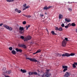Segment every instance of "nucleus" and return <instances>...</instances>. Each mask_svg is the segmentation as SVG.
Returning a JSON list of instances; mask_svg holds the SVG:
<instances>
[{"instance_id": "obj_1", "label": "nucleus", "mask_w": 77, "mask_h": 77, "mask_svg": "<svg viewBox=\"0 0 77 77\" xmlns=\"http://www.w3.org/2000/svg\"><path fill=\"white\" fill-rule=\"evenodd\" d=\"M32 39V37L29 35L26 37H25L24 41H29V40H30Z\"/></svg>"}, {"instance_id": "obj_2", "label": "nucleus", "mask_w": 77, "mask_h": 77, "mask_svg": "<svg viewBox=\"0 0 77 77\" xmlns=\"http://www.w3.org/2000/svg\"><path fill=\"white\" fill-rule=\"evenodd\" d=\"M19 33L21 34H23L24 33V28L20 26L19 28Z\"/></svg>"}, {"instance_id": "obj_3", "label": "nucleus", "mask_w": 77, "mask_h": 77, "mask_svg": "<svg viewBox=\"0 0 77 77\" xmlns=\"http://www.w3.org/2000/svg\"><path fill=\"white\" fill-rule=\"evenodd\" d=\"M4 27H5L6 28V29H8L9 30H10L11 31L12 30V29L11 27H9V26L6 25H4Z\"/></svg>"}, {"instance_id": "obj_4", "label": "nucleus", "mask_w": 77, "mask_h": 77, "mask_svg": "<svg viewBox=\"0 0 77 77\" xmlns=\"http://www.w3.org/2000/svg\"><path fill=\"white\" fill-rule=\"evenodd\" d=\"M71 75V73L69 72H66L64 75V77H69V75Z\"/></svg>"}, {"instance_id": "obj_5", "label": "nucleus", "mask_w": 77, "mask_h": 77, "mask_svg": "<svg viewBox=\"0 0 77 77\" xmlns=\"http://www.w3.org/2000/svg\"><path fill=\"white\" fill-rule=\"evenodd\" d=\"M18 47H23V48H26V47H27V46L24 45H23V44H21V45L19 44L18 45Z\"/></svg>"}, {"instance_id": "obj_6", "label": "nucleus", "mask_w": 77, "mask_h": 77, "mask_svg": "<svg viewBox=\"0 0 77 77\" xmlns=\"http://www.w3.org/2000/svg\"><path fill=\"white\" fill-rule=\"evenodd\" d=\"M66 41L64 40L62 42V45L63 47H65L66 46Z\"/></svg>"}, {"instance_id": "obj_7", "label": "nucleus", "mask_w": 77, "mask_h": 77, "mask_svg": "<svg viewBox=\"0 0 77 77\" xmlns=\"http://www.w3.org/2000/svg\"><path fill=\"white\" fill-rule=\"evenodd\" d=\"M50 8H52V7L49 6L47 7V6H46L44 7L43 9L47 11V10H48L49 9H50Z\"/></svg>"}, {"instance_id": "obj_8", "label": "nucleus", "mask_w": 77, "mask_h": 77, "mask_svg": "<svg viewBox=\"0 0 77 77\" xmlns=\"http://www.w3.org/2000/svg\"><path fill=\"white\" fill-rule=\"evenodd\" d=\"M62 56H66V57H69L70 56V55L68 53L64 54L62 55Z\"/></svg>"}, {"instance_id": "obj_9", "label": "nucleus", "mask_w": 77, "mask_h": 77, "mask_svg": "<svg viewBox=\"0 0 77 77\" xmlns=\"http://www.w3.org/2000/svg\"><path fill=\"white\" fill-rule=\"evenodd\" d=\"M11 73V70L6 71V72H5V74H10Z\"/></svg>"}, {"instance_id": "obj_10", "label": "nucleus", "mask_w": 77, "mask_h": 77, "mask_svg": "<svg viewBox=\"0 0 77 77\" xmlns=\"http://www.w3.org/2000/svg\"><path fill=\"white\" fill-rule=\"evenodd\" d=\"M31 61H32V62H38V60H36L35 58H32Z\"/></svg>"}, {"instance_id": "obj_11", "label": "nucleus", "mask_w": 77, "mask_h": 77, "mask_svg": "<svg viewBox=\"0 0 77 77\" xmlns=\"http://www.w3.org/2000/svg\"><path fill=\"white\" fill-rule=\"evenodd\" d=\"M15 50H16V51H17V52H22V50H21V49H19L18 48H16L15 49Z\"/></svg>"}, {"instance_id": "obj_12", "label": "nucleus", "mask_w": 77, "mask_h": 77, "mask_svg": "<svg viewBox=\"0 0 77 77\" xmlns=\"http://www.w3.org/2000/svg\"><path fill=\"white\" fill-rule=\"evenodd\" d=\"M65 21L66 22H67V23H69V22H70L71 21V19H67V18H65Z\"/></svg>"}, {"instance_id": "obj_13", "label": "nucleus", "mask_w": 77, "mask_h": 77, "mask_svg": "<svg viewBox=\"0 0 77 77\" xmlns=\"http://www.w3.org/2000/svg\"><path fill=\"white\" fill-rule=\"evenodd\" d=\"M20 71L21 72H22L23 73H26L27 72V71H26V70L25 69L23 70L22 69H20Z\"/></svg>"}, {"instance_id": "obj_14", "label": "nucleus", "mask_w": 77, "mask_h": 77, "mask_svg": "<svg viewBox=\"0 0 77 77\" xmlns=\"http://www.w3.org/2000/svg\"><path fill=\"white\" fill-rule=\"evenodd\" d=\"M51 75V74H49L48 73H46L45 75V77H50V76Z\"/></svg>"}, {"instance_id": "obj_15", "label": "nucleus", "mask_w": 77, "mask_h": 77, "mask_svg": "<svg viewBox=\"0 0 77 77\" xmlns=\"http://www.w3.org/2000/svg\"><path fill=\"white\" fill-rule=\"evenodd\" d=\"M15 11L18 13H21V10H19L17 8L15 9Z\"/></svg>"}, {"instance_id": "obj_16", "label": "nucleus", "mask_w": 77, "mask_h": 77, "mask_svg": "<svg viewBox=\"0 0 77 77\" xmlns=\"http://www.w3.org/2000/svg\"><path fill=\"white\" fill-rule=\"evenodd\" d=\"M63 17V15L61 14H60L59 15V18L60 19H62Z\"/></svg>"}, {"instance_id": "obj_17", "label": "nucleus", "mask_w": 77, "mask_h": 77, "mask_svg": "<svg viewBox=\"0 0 77 77\" xmlns=\"http://www.w3.org/2000/svg\"><path fill=\"white\" fill-rule=\"evenodd\" d=\"M11 53L13 54H16V51L14 50H13L11 51Z\"/></svg>"}, {"instance_id": "obj_18", "label": "nucleus", "mask_w": 77, "mask_h": 77, "mask_svg": "<svg viewBox=\"0 0 77 77\" xmlns=\"http://www.w3.org/2000/svg\"><path fill=\"white\" fill-rule=\"evenodd\" d=\"M62 67L63 68V69H68V66H62Z\"/></svg>"}, {"instance_id": "obj_19", "label": "nucleus", "mask_w": 77, "mask_h": 77, "mask_svg": "<svg viewBox=\"0 0 77 77\" xmlns=\"http://www.w3.org/2000/svg\"><path fill=\"white\" fill-rule=\"evenodd\" d=\"M7 2H12L14 1V0H7Z\"/></svg>"}, {"instance_id": "obj_20", "label": "nucleus", "mask_w": 77, "mask_h": 77, "mask_svg": "<svg viewBox=\"0 0 77 77\" xmlns=\"http://www.w3.org/2000/svg\"><path fill=\"white\" fill-rule=\"evenodd\" d=\"M71 25L73 27H75V24L74 23H72Z\"/></svg>"}, {"instance_id": "obj_21", "label": "nucleus", "mask_w": 77, "mask_h": 77, "mask_svg": "<svg viewBox=\"0 0 77 77\" xmlns=\"http://www.w3.org/2000/svg\"><path fill=\"white\" fill-rule=\"evenodd\" d=\"M30 25H29L26 26V30H27V29H28V28H29V27H30Z\"/></svg>"}, {"instance_id": "obj_22", "label": "nucleus", "mask_w": 77, "mask_h": 77, "mask_svg": "<svg viewBox=\"0 0 77 77\" xmlns=\"http://www.w3.org/2000/svg\"><path fill=\"white\" fill-rule=\"evenodd\" d=\"M51 33H52V35H57V34L54 33V31H52L51 32Z\"/></svg>"}, {"instance_id": "obj_23", "label": "nucleus", "mask_w": 77, "mask_h": 77, "mask_svg": "<svg viewBox=\"0 0 77 77\" xmlns=\"http://www.w3.org/2000/svg\"><path fill=\"white\" fill-rule=\"evenodd\" d=\"M28 74H29V75H33V72H29L28 73Z\"/></svg>"}, {"instance_id": "obj_24", "label": "nucleus", "mask_w": 77, "mask_h": 77, "mask_svg": "<svg viewBox=\"0 0 77 77\" xmlns=\"http://www.w3.org/2000/svg\"><path fill=\"white\" fill-rule=\"evenodd\" d=\"M63 30V29L62 27H60L59 28V31H62Z\"/></svg>"}, {"instance_id": "obj_25", "label": "nucleus", "mask_w": 77, "mask_h": 77, "mask_svg": "<svg viewBox=\"0 0 77 77\" xmlns=\"http://www.w3.org/2000/svg\"><path fill=\"white\" fill-rule=\"evenodd\" d=\"M20 38L21 39H24V38H24V36H20Z\"/></svg>"}, {"instance_id": "obj_26", "label": "nucleus", "mask_w": 77, "mask_h": 77, "mask_svg": "<svg viewBox=\"0 0 77 77\" xmlns=\"http://www.w3.org/2000/svg\"><path fill=\"white\" fill-rule=\"evenodd\" d=\"M38 73L35 72H33V75L34 74V75H37Z\"/></svg>"}, {"instance_id": "obj_27", "label": "nucleus", "mask_w": 77, "mask_h": 77, "mask_svg": "<svg viewBox=\"0 0 77 77\" xmlns=\"http://www.w3.org/2000/svg\"><path fill=\"white\" fill-rule=\"evenodd\" d=\"M41 51L40 50H38L36 52V53H40Z\"/></svg>"}, {"instance_id": "obj_28", "label": "nucleus", "mask_w": 77, "mask_h": 77, "mask_svg": "<svg viewBox=\"0 0 77 77\" xmlns=\"http://www.w3.org/2000/svg\"><path fill=\"white\" fill-rule=\"evenodd\" d=\"M70 56H74L75 55V54H74L73 53H72L70 54Z\"/></svg>"}, {"instance_id": "obj_29", "label": "nucleus", "mask_w": 77, "mask_h": 77, "mask_svg": "<svg viewBox=\"0 0 77 77\" xmlns=\"http://www.w3.org/2000/svg\"><path fill=\"white\" fill-rule=\"evenodd\" d=\"M72 67L73 68H76V66L74 64H72Z\"/></svg>"}, {"instance_id": "obj_30", "label": "nucleus", "mask_w": 77, "mask_h": 77, "mask_svg": "<svg viewBox=\"0 0 77 77\" xmlns=\"http://www.w3.org/2000/svg\"><path fill=\"white\" fill-rule=\"evenodd\" d=\"M26 59H28V60H30V61H31L32 60V58L29 57L26 58Z\"/></svg>"}, {"instance_id": "obj_31", "label": "nucleus", "mask_w": 77, "mask_h": 77, "mask_svg": "<svg viewBox=\"0 0 77 77\" xmlns=\"http://www.w3.org/2000/svg\"><path fill=\"white\" fill-rule=\"evenodd\" d=\"M9 49L10 51H12V47H10L9 48Z\"/></svg>"}, {"instance_id": "obj_32", "label": "nucleus", "mask_w": 77, "mask_h": 77, "mask_svg": "<svg viewBox=\"0 0 77 77\" xmlns=\"http://www.w3.org/2000/svg\"><path fill=\"white\" fill-rule=\"evenodd\" d=\"M67 70H68V69H64L63 72H65Z\"/></svg>"}, {"instance_id": "obj_33", "label": "nucleus", "mask_w": 77, "mask_h": 77, "mask_svg": "<svg viewBox=\"0 0 77 77\" xmlns=\"http://www.w3.org/2000/svg\"><path fill=\"white\" fill-rule=\"evenodd\" d=\"M55 30H59V28H58V27H55Z\"/></svg>"}, {"instance_id": "obj_34", "label": "nucleus", "mask_w": 77, "mask_h": 77, "mask_svg": "<svg viewBox=\"0 0 77 77\" xmlns=\"http://www.w3.org/2000/svg\"><path fill=\"white\" fill-rule=\"evenodd\" d=\"M23 24H26V21H24L23 22Z\"/></svg>"}, {"instance_id": "obj_35", "label": "nucleus", "mask_w": 77, "mask_h": 77, "mask_svg": "<svg viewBox=\"0 0 77 77\" xmlns=\"http://www.w3.org/2000/svg\"><path fill=\"white\" fill-rule=\"evenodd\" d=\"M26 17H27V18H30V17H31V16L27 15V16H26Z\"/></svg>"}, {"instance_id": "obj_36", "label": "nucleus", "mask_w": 77, "mask_h": 77, "mask_svg": "<svg viewBox=\"0 0 77 77\" xmlns=\"http://www.w3.org/2000/svg\"><path fill=\"white\" fill-rule=\"evenodd\" d=\"M61 26L63 27H65V25L63 23L62 24H61Z\"/></svg>"}, {"instance_id": "obj_37", "label": "nucleus", "mask_w": 77, "mask_h": 77, "mask_svg": "<svg viewBox=\"0 0 77 77\" xmlns=\"http://www.w3.org/2000/svg\"><path fill=\"white\" fill-rule=\"evenodd\" d=\"M2 70L3 71H5V70H6V68L3 67V68Z\"/></svg>"}, {"instance_id": "obj_38", "label": "nucleus", "mask_w": 77, "mask_h": 77, "mask_svg": "<svg viewBox=\"0 0 77 77\" xmlns=\"http://www.w3.org/2000/svg\"><path fill=\"white\" fill-rule=\"evenodd\" d=\"M65 27L66 29H68V25L65 26Z\"/></svg>"}, {"instance_id": "obj_39", "label": "nucleus", "mask_w": 77, "mask_h": 77, "mask_svg": "<svg viewBox=\"0 0 77 77\" xmlns=\"http://www.w3.org/2000/svg\"><path fill=\"white\" fill-rule=\"evenodd\" d=\"M65 41H68V38H65V40H64Z\"/></svg>"}, {"instance_id": "obj_40", "label": "nucleus", "mask_w": 77, "mask_h": 77, "mask_svg": "<svg viewBox=\"0 0 77 77\" xmlns=\"http://www.w3.org/2000/svg\"><path fill=\"white\" fill-rule=\"evenodd\" d=\"M29 7H30V6H26V9H28V8H29Z\"/></svg>"}, {"instance_id": "obj_41", "label": "nucleus", "mask_w": 77, "mask_h": 77, "mask_svg": "<svg viewBox=\"0 0 77 77\" xmlns=\"http://www.w3.org/2000/svg\"><path fill=\"white\" fill-rule=\"evenodd\" d=\"M69 11H70V12H71V11H72V9L71 8H69Z\"/></svg>"}, {"instance_id": "obj_42", "label": "nucleus", "mask_w": 77, "mask_h": 77, "mask_svg": "<svg viewBox=\"0 0 77 77\" xmlns=\"http://www.w3.org/2000/svg\"><path fill=\"white\" fill-rule=\"evenodd\" d=\"M40 15L41 17H44V15L43 14H40Z\"/></svg>"}, {"instance_id": "obj_43", "label": "nucleus", "mask_w": 77, "mask_h": 77, "mask_svg": "<svg viewBox=\"0 0 77 77\" xmlns=\"http://www.w3.org/2000/svg\"><path fill=\"white\" fill-rule=\"evenodd\" d=\"M67 26H68V27H69V26H71V24L69 23L67 25Z\"/></svg>"}, {"instance_id": "obj_44", "label": "nucleus", "mask_w": 77, "mask_h": 77, "mask_svg": "<svg viewBox=\"0 0 77 77\" xmlns=\"http://www.w3.org/2000/svg\"><path fill=\"white\" fill-rule=\"evenodd\" d=\"M26 4H24V5H23V7H26Z\"/></svg>"}, {"instance_id": "obj_45", "label": "nucleus", "mask_w": 77, "mask_h": 77, "mask_svg": "<svg viewBox=\"0 0 77 77\" xmlns=\"http://www.w3.org/2000/svg\"><path fill=\"white\" fill-rule=\"evenodd\" d=\"M74 64H75V65H77V63H74Z\"/></svg>"}, {"instance_id": "obj_46", "label": "nucleus", "mask_w": 77, "mask_h": 77, "mask_svg": "<svg viewBox=\"0 0 77 77\" xmlns=\"http://www.w3.org/2000/svg\"><path fill=\"white\" fill-rule=\"evenodd\" d=\"M26 7H25V8H23V11H24V10H26Z\"/></svg>"}, {"instance_id": "obj_47", "label": "nucleus", "mask_w": 77, "mask_h": 77, "mask_svg": "<svg viewBox=\"0 0 77 77\" xmlns=\"http://www.w3.org/2000/svg\"><path fill=\"white\" fill-rule=\"evenodd\" d=\"M3 23H1L0 24V26H2V25H3Z\"/></svg>"}, {"instance_id": "obj_48", "label": "nucleus", "mask_w": 77, "mask_h": 77, "mask_svg": "<svg viewBox=\"0 0 77 77\" xmlns=\"http://www.w3.org/2000/svg\"><path fill=\"white\" fill-rule=\"evenodd\" d=\"M36 54V52H35V53H33L32 54L34 55V54Z\"/></svg>"}, {"instance_id": "obj_49", "label": "nucleus", "mask_w": 77, "mask_h": 77, "mask_svg": "<svg viewBox=\"0 0 77 77\" xmlns=\"http://www.w3.org/2000/svg\"><path fill=\"white\" fill-rule=\"evenodd\" d=\"M49 71H50L49 70H47V72H49Z\"/></svg>"}, {"instance_id": "obj_50", "label": "nucleus", "mask_w": 77, "mask_h": 77, "mask_svg": "<svg viewBox=\"0 0 77 77\" xmlns=\"http://www.w3.org/2000/svg\"><path fill=\"white\" fill-rule=\"evenodd\" d=\"M37 71L38 72H40V71H39V69H38Z\"/></svg>"}, {"instance_id": "obj_51", "label": "nucleus", "mask_w": 77, "mask_h": 77, "mask_svg": "<svg viewBox=\"0 0 77 77\" xmlns=\"http://www.w3.org/2000/svg\"><path fill=\"white\" fill-rule=\"evenodd\" d=\"M42 77H44V75L43 74V75H42Z\"/></svg>"}, {"instance_id": "obj_52", "label": "nucleus", "mask_w": 77, "mask_h": 77, "mask_svg": "<svg viewBox=\"0 0 77 77\" xmlns=\"http://www.w3.org/2000/svg\"><path fill=\"white\" fill-rule=\"evenodd\" d=\"M23 16H25L26 17V16L27 15H25V14H23Z\"/></svg>"}, {"instance_id": "obj_53", "label": "nucleus", "mask_w": 77, "mask_h": 77, "mask_svg": "<svg viewBox=\"0 0 77 77\" xmlns=\"http://www.w3.org/2000/svg\"><path fill=\"white\" fill-rule=\"evenodd\" d=\"M41 1V0H39V2H40Z\"/></svg>"}, {"instance_id": "obj_54", "label": "nucleus", "mask_w": 77, "mask_h": 77, "mask_svg": "<svg viewBox=\"0 0 77 77\" xmlns=\"http://www.w3.org/2000/svg\"><path fill=\"white\" fill-rule=\"evenodd\" d=\"M47 32H48V30H47Z\"/></svg>"}, {"instance_id": "obj_55", "label": "nucleus", "mask_w": 77, "mask_h": 77, "mask_svg": "<svg viewBox=\"0 0 77 77\" xmlns=\"http://www.w3.org/2000/svg\"><path fill=\"white\" fill-rule=\"evenodd\" d=\"M45 14H46V15H47V14L45 13Z\"/></svg>"}, {"instance_id": "obj_56", "label": "nucleus", "mask_w": 77, "mask_h": 77, "mask_svg": "<svg viewBox=\"0 0 77 77\" xmlns=\"http://www.w3.org/2000/svg\"><path fill=\"white\" fill-rule=\"evenodd\" d=\"M70 3H72V2H71Z\"/></svg>"}, {"instance_id": "obj_57", "label": "nucleus", "mask_w": 77, "mask_h": 77, "mask_svg": "<svg viewBox=\"0 0 77 77\" xmlns=\"http://www.w3.org/2000/svg\"><path fill=\"white\" fill-rule=\"evenodd\" d=\"M68 3H69V2H68Z\"/></svg>"}]
</instances>
